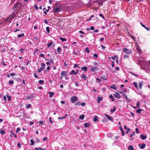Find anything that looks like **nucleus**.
Segmentation results:
<instances>
[{
    "label": "nucleus",
    "instance_id": "nucleus-18",
    "mask_svg": "<svg viewBox=\"0 0 150 150\" xmlns=\"http://www.w3.org/2000/svg\"><path fill=\"white\" fill-rule=\"evenodd\" d=\"M105 115L108 118L109 120H111L112 121L113 120V119L111 117H110V116L108 115L107 114H105Z\"/></svg>",
    "mask_w": 150,
    "mask_h": 150
},
{
    "label": "nucleus",
    "instance_id": "nucleus-57",
    "mask_svg": "<svg viewBox=\"0 0 150 150\" xmlns=\"http://www.w3.org/2000/svg\"><path fill=\"white\" fill-rule=\"evenodd\" d=\"M139 101L137 103V106L138 107V108H139Z\"/></svg>",
    "mask_w": 150,
    "mask_h": 150
},
{
    "label": "nucleus",
    "instance_id": "nucleus-17",
    "mask_svg": "<svg viewBox=\"0 0 150 150\" xmlns=\"http://www.w3.org/2000/svg\"><path fill=\"white\" fill-rule=\"evenodd\" d=\"M100 78L104 80H106L107 79V77L105 76H102Z\"/></svg>",
    "mask_w": 150,
    "mask_h": 150
},
{
    "label": "nucleus",
    "instance_id": "nucleus-51",
    "mask_svg": "<svg viewBox=\"0 0 150 150\" xmlns=\"http://www.w3.org/2000/svg\"><path fill=\"white\" fill-rule=\"evenodd\" d=\"M58 118L59 119L62 120V119H64L65 118V117H58Z\"/></svg>",
    "mask_w": 150,
    "mask_h": 150
},
{
    "label": "nucleus",
    "instance_id": "nucleus-62",
    "mask_svg": "<svg viewBox=\"0 0 150 150\" xmlns=\"http://www.w3.org/2000/svg\"><path fill=\"white\" fill-rule=\"evenodd\" d=\"M101 47H102V49L103 50H104L105 48V46H104L103 45H101Z\"/></svg>",
    "mask_w": 150,
    "mask_h": 150
},
{
    "label": "nucleus",
    "instance_id": "nucleus-21",
    "mask_svg": "<svg viewBox=\"0 0 150 150\" xmlns=\"http://www.w3.org/2000/svg\"><path fill=\"white\" fill-rule=\"evenodd\" d=\"M94 3H96V4H98V5L100 6H102L103 5V2H93V4Z\"/></svg>",
    "mask_w": 150,
    "mask_h": 150
},
{
    "label": "nucleus",
    "instance_id": "nucleus-19",
    "mask_svg": "<svg viewBox=\"0 0 150 150\" xmlns=\"http://www.w3.org/2000/svg\"><path fill=\"white\" fill-rule=\"evenodd\" d=\"M129 150H134L133 147L132 145H129L128 147Z\"/></svg>",
    "mask_w": 150,
    "mask_h": 150
},
{
    "label": "nucleus",
    "instance_id": "nucleus-25",
    "mask_svg": "<svg viewBox=\"0 0 150 150\" xmlns=\"http://www.w3.org/2000/svg\"><path fill=\"white\" fill-rule=\"evenodd\" d=\"M87 67H86L84 66L83 67H82L81 69L84 70L85 71H87Z\"/></svg>",
    "mask_w": 150,
    "mask_h": 150
},
{
    "label": "nucleus",
    "instance_id": "nucleus-64",
    "mask_svg": "<svg viewBox=\"0 0 150 150\" xmlns=\"http://www.w3.org/2000/svg\"><path fill=\"white\" fill-rule=\"evenodd\" d=\"M20 130V129L18 127L17 128L16 130V132L17 133Z\"/></svg>",
    "mask_w": 150,
    "mask_h": 150
},
{
    "label": "nucleus",
    "instance_id": "nucleus-58",
    "mask_svg": "<svg viewBox=\"0 0 150 150\" xmlns=\"http://www.w3.org/2000/svg\"><path fill=\"white\" fill-rule=\"evenodd\" d=\"M17 146L19 148H20L21 147L20 143L19 142H18Z\"/></svg>",
    "mask_w": 150,
    "mask_h": 150
},
{
    "label": "nucleus",
    "instance_id": "nucleus-45",
    "mask_svg": "<svg viewBox=\"0 0 150 150\" xmlns=\"http://www.w3.org/2000/svg\"><path fill=\"white\" fill-rule=\"evenodd\" d=\"M116 109V107L115 106H114L113 109L111 111L112 112H115Z\"/></svg>",
    "mask_w": 150,
    "mask_h": 150
},
{
    "label": "nucleus",
    "instance_id": "nucleus-4",
    "mask_svg": "<svg viewBox=\"0 0 150 150\" xmlns=\"http://www.w3.org/2000/svg\"><path fill=\"white\" fill-rule=\"evenodd\" d=\"M78 100V98L76 96H73L71 97V100L72 103H74Z\"/></svg>",
    "mask_w": 150,
    "mask_h": 150
},
{
    "label": "nucleus",
    "instance_id": "nucleus-5",
    "mask_svg": "<svg viewBox=\"0 0 150 150\" xmlns=\"http://www.w3.org/2000/svg\"><path fill=\"white\" fill-rule=\"evenodd\" d=\"M33 96L32 94H30L26 96V98L27 100H30L33 98Z\"/></svg>",
    "mask_w": 150,
    "mask_h": 150
},
{
    "label": "nucleus",
    "instance_id": "nucleus-59",
    "mask_svg": "<svg viewBox=\"0 0 150 150\" xmlns=\"http://www.w3.org/2000/svg\"><path fill=\"white\" fill-rule=\"evenodd\" d=\"M81 105L82 106H84L86 105V103H81Z\"/></svg>",
    "mask_w": 150,
    "mask_h": 150
},
{
    "label": "nucleus",
    "instance_id": "nucleus-13",
    "mask_svg": "<svg viewBox=\"0 0 150 150\" xmlns=\"http://www.w3.org/2000/svg\"><path fill=\"white\" fill-rule=\"evenodd\" d=\"M45 64L44 63H42L41 64V67L40 68L42 70H43L45 68Z\"/></svg>",
    "mask_w": 150,
    "mask_h": 150
},
{
    "label": "nucleus",
    "instance_id": "nucleus-63",
    "mask_svg": "<svg viewBox=\"0 0 150 150\" xmlns=\"http://www.w3.org/2000/svg\"><path fill=\"white\" fill-rule=\"evenodd\" d=\"M3 99H4L5 101H6L7 100L5 96H4Z\"/></svg>",
    "mask_w": 150,
    "mask_h": 150
},
{
    "label": "nucleus",
    "instance_id": "nucleus-56",
    "mask_svg": "<svg viewBox=\"0 0 150 150\" xmlns=\"http://www.w3.org/2000/svg\"><path fill=\"white\" fill-rule=\"evenodd\" d=\"M40 56L41 57H43V58L44 59V55L43 54H40Z\"/></svg>",
    "mask_w": 150,
    "mask_h": 150
},
{
    "label": "nucleus",
    "instance_id": "nucleus-44",
    "mask_svg": "<svg viewBox=\"0 0 150 150\" xmlns=\"http://www.w3.org/2000/svg\"><path fill=\"white\" fill-rule=\"evenodd\" d=\"M85 51L87 52V53H88L90 51L88 48L86 47L85 48Z\"/></svg>",
    "mask_w": 150,
    "mask_h": 150
},
{
    "label": "nucleus",
    "instance_id": "nucleus-54",
    "mask_svg": "<svg viewBox=\"0 0 150 150\" xmlns=\"http://www.w3.org/2000/svg\"><path fill=\"white\" fill-rule=\"evenodd\" d=\"M61 50V48L59 47H58L57 48V52L59 53L60 52V51H59Z\"/></svg>",
    "mask_w": 150,
    "mask_h": 150
},
{
    "label": "nucleus",
    "instance_id": "nucleus-53",
    "mask_svg": "<svg viewBox=\"0 0 150 150\" xmlns=\"http://www.w3.org/2000/svg\"><path fill=\"white\" fill-rule=\"evenodd\" d=\"M47 140V138L46 137H44L43 138V141L45 142Z\"/></svg>",
    "mask_w": 150,
    "mask_h": 150
},
{
    "label": "nucleus",
    "instance_id": "nucleus-16",
    "mask_svg": "<svg viewBox=\"0 0 150 150\" xmlns=\"http://www.w3.org/2000/svg\"><path fill=\"white\" fill-rule=\"evenodd\" d=\"M90 125L91 124L89 123H85L84 124V126L86 127H89Z\"/></svg>",
    "mask_w": 150,
    "mask_h": 150
},
{
    "label": "nucleus",
    "instance_id": "nucleus-6",
    "mask_svg": "<svg viewBox=\"0 0 150 150\" xmlns=\"http://www.w3.org/2000/svg\"><path fill=\"white\" fill-rule=\"evenodd\" d=\"M113 95L116 98H120V94L116 92L113 94Z\"/></svg>",
    "mask_w": 150,
    "mask_h": 150
},
{
    "label": "nucleus",
    "instance_id": "nucleus-31",
    "mask_svg": "<svg viewBox=\"0 0 150 150\" xmlns=\"http://www.w3.org/2000/svg\"><path fill=\"white\" fill-rule=\"evenodd\" d=\"M142 110V109H139L137 110L136 112L138 114H140Z\"/></svg>",
    "mask_w": 150,
    "mask_h": 150
},
{
    "label": "nucleus",
    "instance_id": "nucleus-49",
    "mask_svg": "<svg viewBox=\"0 0 150 150\" xmlns=\"http://www.w3.org/2000/svg\"><path fill=\"white\" fill-rule=\"evenodd\" d=\"M31 107V105L30 104H29L27 105L26 108H30Z\"/></svg>",
    "mask_w": 150,
    "mask_h": 150
},
{
    "label": "nucleus",
    "instance_id": "nucleus-34",
    "mask_svg": "<svg viewBox=\"0 0 150 150\" xmlns=\"http://www.w3.org/2000/svg\"><path fill=\"white\" fill-rule=\"evenodd\" d=\"M119 92L120 93L122 94V95L123 96H124L125 97V98H126V99H127V96H126V95L125 94L123 93V92H122L120 91V92Z\"/></svg>",
    "mask_w": 150,
    "mask_h": 150
},
{
    "label": "nucleus",
    "instance_id": "nucleus-61",
    "mask_svg": "<svg viewBox=\"0 0 150 150\" xmlns=\"http://www.w3.org/2000/svg\"><path fill=\"white\" fill-rule=\"evenodd\" d=\"M25 50V49H22V48H21L20 49V51H21V53H23V51H24Z\"/></svg>",
    "mask_w": 150,
    "mask_h": 150
},
{
    "label": "nucleus",
    "instance_id": "nucleus-47",
    "mask_svg": "<svg viewBox=\"0 0 150 150\" xmlns=\"http://www.w3.org/2000/svg\"><path fill=\"white\" fill-rule=\"evenodd\" d=\"M130 73L131 74H132V75H134V76H135L137 77H138V75L135 74L133 72H130Z\"/></svg>",
    "mask_w": 150,
    "mask_h": 150
},
{
    "label": "nucleus",
    "instance_id": "nucleus-2",
    "mask_svg": "<svg viewBox=\"0 0 150 150\" xmlns=\"http://www.w3.org/2000/svg\"><path fill=\"white\" fill-rule=\"evenodd\" d=\"M123 51L125 53H126L127 54H131L132 52L131 50H129L126 48H123Z\"/></svg>",
    "mask_w": 150,
    "mask_h": 150
},
{
    "label": "nucleus",
    "instance_id": "nucleus-48",
    "mask_svg": "<svg viewBox=\"0 0 150 150\" xmlns=\"http://www.w3.org/2000/svg\"><path fill=\"white\" fill-rule=\"evenodd\" d=\"M14 83L13 81L12 80L11 81L10 80L9 81V83L10 84H13Z\"/></svg>",
    "mask_w": 150,
    "mask_h": 150
},
{
    "label": "nucleus",
    "instance_id": "nucleus-15",
    "mask_svg": "<svg viewBox=\"0 0 150 150\" xmlns=\"http://www.w3.org/2000/svg\"><path fill=\"white\" fill-rule=\"evenodd\" d=\"M93 120L95 122H98V117L97 116H94V118L93 119Z\"/></svg>",
    "mask_w": 150,
    "mask_h": 150
},
{
    "label": "nucleus",
    "instance_id": "nucleus-39",
    "mask_svg": "<svg viewBox=\"0 0 150 150\" xmlns=\"http://www.w3.org/2000/svg\"><path fill=\"white\" fill-rule=\"evenodd\" d=\"M75 105L76 106H80L81 105V103L80 102H77L75 103Z\"/></svg>",
    "mask_w": 150,
    "mask_h": 150
},
{
    "label": "nucleus",
    "instance_id": "nucleus-30",
    "mask_svg": "<svg viewBox=\"0 0 150 150\" xmlns=\"http://www.w3.org/2000/svg\"><path fill=\"white\" fill-rule=\"evenodd\" d=\"M24 36V34L23 33L18 34V35L17 37L18 38H21V37Z\"/></svg>",
    "mask_w": 150,
    "mask_h": 150
},
{
    "label": "nucleus",
    "instance_id": "nucleus-8",
    "mask_svg": "<svg viewBox=\"0 0 150 150\" xmlns=\"http://www.w3.org/2000/svg\"><path fill=\"white\" fill-rule=\"evenodd\" d=\"M139 146H140V148L141 149H143L146 146V144L144 143L142 144H139Z\"/></svg>",
    "mask_w": 150,
    "mask_h": 150
},
{
    "label": "nucleus",
    "instance_id": "nucleus-46",
    "mask_svg": "<svg viewBox=\"0 0 150 150\" xmlns=\"http://www.w3.org/2000/svg\"><path fill=\"white\" fill-rule=\"evenodd\" d=\"M74 68H76V67H78L79 69L80 68L79 66H78L77 64H75L74 65Z\"/></svg>",
    "mask_w": 150,
    "mask_h": 150
},
{
    "label": "nucleus",
    "instance_id": "nucleus-37",
    "mask_svg": "<svg viewBox=\"0 0 150 150\" xmlns=\"http://www.w3.org/2000/svg\"><path fill=\"white\" fill-rule=\"evenodd\" d=\"M30 142H31V145H34V144L35 143L34 141L33 140V139H32L30 140Z\"/></svg>",
    "mask_w": 150,
    "mask_h": 150
},
{
    "label": "nucleus",
    "instance_id": "nucleus-40",
    "mask_svg": "<svg viewBox=\"0 0 150 150\" xmlns=\"http://www.w3.org/2000/svg\"><path fill=\"white\" fill-rule=\"evenodd\" d=\"M11 20V19L9 17H8L7 18H6L5 21H4V22L5 23H7V22L8 21V20L10 21Z\"/></svg>",
    "mask_w": 150,
    "mask_h": 150
},
{
    "label": "nucleus",
    "instance_id": "nucleus-3",
    "mask_svg": "<svg viewBox=\"0 0 150 150\" xmlns=\"http://www.w3.org/2000/svg\"><path fill=\"white\" fill-rule=\"evenodd\" d=\"M61 76L60 77V79H62L63 77H66L67 76V72L66 71H63L61 72Z\"/></svg>",
    "mask_w": 150,
    "mask_h": 150
},
{
    "label": "nucleus",
    "instance_id": "nucleus-55",
    "mask_svg": "<svg viewBox=\"0 0 150 150\" xmlns=\"http://www.w3.org/2000/svg\"><path fill=\"white\" fill-rule=\"evenodd\" d=\"M50 62L51 64H53L54 62V61L52 59V58L50 60Z\"/></svg>",
    "mask_w": 150,
    "mask_h": 150
},
{
    "label": "nucleus",
    "instance_id": "nucleus-9",
    "mask_svg": "<svg viewBox=\"0 0 150 150\" xmlns=\"http://www.w3.org/2000/svg\"><path fill=\"white\" fill-rule=\"evenodd\" d=\"M10 133L11 134H10V137H12V136H13L15 138H16L17 137V135L16 134H14L13 132L12 131H10Z\"/></svg>",
    "mask_w": 150,
    "mask_h": 150
},
{
    "label": "nucleus",
    "instance_id": "nucleus-32",
    "mask_svg": "<svg viewBox=\"0 0 150 150\" xmlns=\"http://www.w3.org/2000/svg\"><path fill=\"white\" fill-rule=\"evenodd\" d=\"M82 78L84 80L86 79L87 78L85 75L83 74H82Z\"/></svg>",
    "mask_w": 150,
    "mask_h": 150
},
{
    "label": "nucleus",
    "instance_id": "nucleus-43",
    "mask_svg": "<svg viewBox=\"0 0 150 150\" xmlns=\"http://www.w3.org/2000/svg\"><path fill=\"white\" fill-rule=\"evenodd\" d=\"M20 4L19 3H16L15 5H14V8H15L16 7H17L18 5Z\"/></svg>",
    "mask_w": 150,
    "mask_h": 150
},
{
    "label": "nucleus",
    "instance_id": "nucleus-26",
    "mask_svg": "<svg viewBox=\"0 0 150 150\" xmlns=\"http://www.w3.org/2000/svg\"><path fill=\"white\" fill-rule=\"evenodd\" d=\"M84 115L83 114H82V115L79 116V118L80 119L83 120L84 119Z\"/></svg>",
    "mask_w": 150,
    "mask_h": 150
},
{
    "label": "nucleus",
    "instance_id": "nucleus-52",
    "mask_svg": "<svg viewBox=\"0 0 150 150\" xmlns=\"http://www.w3.org/2000/svg\"><path fill=\"white\" fill-rule=\"evenodd\" d=\"M135 134V132H133V134H131L130 135V137H132L133 136V135H134Z\"/></svg>",
    "mask_w": 150,
    "mask_h": 150
},
{
    "label": "nucleus",
    "instance_id": "nucleus-1",
    "mask_svg": "<svg viewBox=\"0 0 150 150\" xmlns=\"http://www.w3.org/2000/svg\"><path fill=\"white\" fill-rule=\"evenodd\" d=\"M55 6H56V8L54 9H65L67 8H69L67 4H60L58 2L55 3Z\"/></svg>",
    "mask_w": 150,
    "mask_h": 150
},
{
    "label": "nucleus",
    "instance_id": "nucleus-14",
    "mask_svg": "<svg viewBox=\"0 0 150 150\" xmlns=\"http://www.w3.org/2000/svg\"><path fill=\"white\" fill-rule=\"evenodd\" d=\"M119 129L122 132V135L124 136L125 135V132L123 131L122 127H119Z\"/></svg>",
    "mask_w": 150,
    "mask_h": 150
},
{
    "label": "nucleus",
    "instance_id": "nucleus-36",
    "mask_svg": "<svg viewBox=\"0 0 150 150\" xmlns=\"http://www.w3.org/2000/svg\"><path fill=\"white\" fill-rule=\"evenodd\" d=\"M7 97L8 98V101H10L11 99V96H8V95H7Z\"/></svg>",
    "mask_w": 150,
    "mask_h": 150
},
{
    "label": "nucleus",
    "instance_id": "nucleus-7",
    "mask_svg": "<svg viewBox=\"0 0 150 150\" xmlns=\"http://www.w3.org/2000/svg\"><path fill=\"white\" fill-rule=\"evenodd\" d=\"M98 68L97 67H92L90 68V69L92 71L94 72L97 70Z\"/></svg>",
    "mask_w": 150,
    "mask_h": 150
},
{
    "label": "nucleus",
    "instance_id": "nucleus-60",
    "mask_svg": "<svg viewBox=\"0 0 150 150\" xmlns=\"http://www.w3.org/2000/svg\"><path fill=\"white\" fill-rule=\"evenodd\" d=\"M99 16L102 17L103 19H104L105 18L104 16L102 14H100Z\"/></svg>",
    "mask_w": 150,
    "mask_h": 150
},
{
    "label": "nucleus",
    "instance_id": "nucleus-41",
    "mask_svg": "<svg viewBox=\"0 0 150 150\" xmlns=\"http://www.w3.org/2000/svg\"><path fill=\"white\" fill-rule=\"evenodd\" d=\"M0 133L1 134L3 135L5 133V132L4 131L2 130L0 131Z\"/></svg>",
    "mask_w": 150,
    "mask_h": 150
},
{
    "label": "nucleus",
    "instance_id": "nucleus-22",
    "mask_svg": "<svg viewBox=\"0 0 150 150\" xmlns=\"http://www.w3.org/2000/svg\"><path fill=\"white\" fill-rule=\"evenodd\" d=\"M133 84H134V86L137 89H139V88L137 85V83L134 82L133 83Z\"/></svg>",
    "mask_w": 150,
    "mask_h": 150
},
{
    "label": "nucleus",
    "instance_id": "nucleus-10",
    "mask_svg": "<svg viewBox=\"0 0 150 150\" xmlns=\"http://www.w3.org/2000/svg\"><path fill=\"white\" fill-rule=\"evenodd\" d=\"M103 100V97H100V96H98L97 97V102L98 103H99L102 100Z\"/></svg>",
    "mask_w": 150,
    "mask_h": 150
},
{
    "label": "nucleus",
    "instance_id": "nucleus-38",
    "mask_svg": "<svg viewBox=\"0 0 150 150\" xmlns=\"http://www.w3.org/2000/svg\"><path fill=\"white\" fill-rule=\"evenodd\" d=\"M59 38H60V40L62 41H66V39L65 38H62L60 37H59Z\"/></svg>",
    "mask_w": 150,
    "mask_h": 150
},
{
    "label": "nucleus",
    "instance_id": "nucleus-42",
    "mask_svg": "<svg viewBox=\"0 0 150 150\" xmlns=\"http://www.w3.org/2000/svg\"><path fill=\"white\" fill-rule=\"evenodd\" d=\"M46 30H47V33H49L50 31V28L49 27H47L46 28Z\"/></svg>",
    "mask_w": 150,
    "mask_h": 150
},
{
    "label": "nucleus",
    "instance_id": "nucleus-33",
    "mask_svg": "<svg viewBox=\"0 0 150 150\" xmlns=\"http://www.w3.org/2000/svg\"><path fill=\"white\" fill-rule=\"evenodd\" d=\"M44 82V81L43 80H39L38 82V83L40 84H43Z\"/></svg>",
    "mask_w": 150,
    "mask_h": 150
},
{
    "label": "nucleus",
    "instance_id": "nucleus-28",
    "mask_svg": "<svg viewBox=\"0 0 150 150\" xmlns=\"http://www.w3.org/2000/svg\"><path fill=\"white\" fill-rule=\"evenodd\" d=\"M109 97L110 98H111V100L112 101H113L115 100V98L113 97V96L112 95H111V94L109 96Z\"/></svg>",
    "mask_w": 150,
    "mask_h": 150
},
{
    "label": "nucleus",
    "instance_id": "nucleus-35",
    "mask_svg": "<svg viewBox=\"0 0 150 150\" xmlns=\"http://www.w3.org/2000/svg\"><path fill=\"white\" fill-rule=\"evenodd\" d=\"M53 42L52 41H51L50 43L47 44V47H50L52 44Z\"/></svg>",
    "mask_w": 150,
    "mask_h": 150
},
{
    "label": "nucleus",
    "instance_id": "nucleus-29",
    "mask_svg": "<svg viewBox=\"0 0 150 150\" xmlns=\"http://www.w3.org/2000/svg\"><path fill=\"white\" fill-rule=\"evenodd\" d=\"M70 74L71 75L72 74L76 75V72H75V70H71V72L70 73Z\"/></svg>",
    "mask_w": 150,
    "mask_h": 150
},
{
    "label": "nucleus",
    "instance_id": "nucleus-27",
    "mask_svg": "<svg viewBox=\"0 0 150 150\" xmlns=\"http://www.w3.org/2000/svg\"><path fill=\"white\" fill-rule=\"evenodd\" d=\"M110 87L111 88L114 89L115 90H116V89L117 87L115 86V84H113V85L110 86Z\"/></svg>",
    "mask_w": 150,
    "mask_h": 150
},
{
    "label": "nucleus",
    "instance_id": "nucleus-20",
    "mask_svg": "<svg viewBox=\"0 0 150 150\" xmlns=\"http://www.w3.org/2000/svg\"><path fill=\"white\" fill-rule=\"evenodd\" d=\"M140 24H141V25L142 26H143V27H144V28H146L147 30L148 31H149L150 30V29L149 28H147V27H146L145 25H143L142 23H140Z\"/></svg>",
    "mask_w": 150,
    "mask_h": 150
},
{
    "label": "nucleus",
    "instance_id": "nucleus-24",
    "mask_svg": "<svg viewBox=\"0 0 150 150\" xmlns=\"http://www.w3.org/2000/svg\"><path fill=\"white\" fill-rule=\"evenodd\" d=\"M49 96L50 98H52L54 94V93L51 92H49Z\"/></svg>",
    "mask_w": 150,
    "mask_h": 150
},
{
    "label": "nucleus",
    "instance_id": "nucleus-11",
    "mask_svg": "<svg viewBox=\"0 0 150 150\" xmlns=\"http://www.w3.org/2000/svg\"><path fill=\"white\" fill-rule=\"evenodd\" d=\"M60 10H53V13L55 16H57V13L60 11Z\"/></svg>",
    "mask_w": 150,
    "mask_h": 150
},
{
    "label": "nucleus",
    "instance_id": "nucleus-50",
    "mask_svg": "<svg viewBox=\"0 0 150 150\" xmlns=\"http://www.w3.org/2000/svg\"><path fill=\"white\" fill-rule=\"evenodd\" d=\"M98 56L97 54H95L93 55V57L95 58L97 57Z\"/></svg>",
    "mask_w": 150,
    "mask_h": 150
},
{
    "label": "nucleus",
    "instance_id": "nucleus-12",
    "mask_svg": "<svg viewBox=\"0 0 150 150\" xmlns=\"http://www.w3.org/2000/svg\"><path fill=\"white\" fill-rule=\"evenodd\" d=\"M140 137L142 140H144L146 138V136L145 135H143L142 134H141L140 135Z\"/></svg>",
    "mask_w": 150,
    "mask_h": 150
},
{
    "label": "nucleus",
    "instance_id": "nucleus-23",
    "mask_svg": "<svg viewBox=\"0 0 150 150\" xmlns=\"http://www.w3.org/2000/svg\"><path fill=\"white\" fill-rule=\"evenodd\" d=\"M143 84V82H140L139 84V89H141L142 88V85Z\"/></svg>",
    "mask_w": 150,
    "mask_h": 150
}]
</instances>
